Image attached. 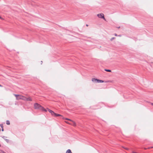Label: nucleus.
Listing matches in <instances>:
<instances>
[{"label":"nucleus","mask_w":153,"mask_h":153,"mask_svg":"<svg viewBox=\"0 0 153 153\" xmlns=\"http://www.w3.org/2000/svg\"><path fill=\"white\" fill-rule=\"evenodd\" d=\"M34 107L36 109H39L45 112H47V110L44 108L40 104L38 103H35L34 104Z\"/></svg>","instance_id":"obj_1"},{"label":"nucleus","mask_w":153,"mask_h":153,"mask_svg":"<svg viewBox=\"0 0 153 153\" xmlns=\"http://www.w3.org/2000/svg\"><path fill=\"white\" fill-rule=\"evenodd\" d=\"M13 95L16 97V100H24L25 97L20 95L13 94Z\"/></svg>","instance_id":"obj_2"},{"label":"nucleus","mask_w":153,"mask_h":153,"mask_svg":"<svg viewBox=\"0 0 153 153\" xmlns=\"http://www.w3.org/2000/svg\"><path fill=\"white\" fill-rule=\"evenodd\" d=\"M97 16L99 18L103 19L104 20H105V18L104 17V15L103 13H100L98 14L97 15Z\"/></svg>","instance_id":"obj_3"},{"label":"nucleus","mask_w":153,"mask_h":153,"mask_svg":"<svg viewBox=\"0 0 153 153\" xmlns=\"http://www.w3.org/2000/svg\"><path fill=\"white\" fill-rule=\"evenodd\" d=\"M25 100H24L27 101H32V100L30 97H28V98H26L25 97Z\"/></svg>","instance_id":"obj_4"},{"label":"nucleus","mask_w":153,"mask_h":153,"mask_svg":"<svg viewBox=\"0 0 153 153\" xmlns=\"http://www.w3.org/2000/svg\"><path fill=\"white\" fill-rule=\"evenodd\" d=\"M71 122L73 123V124H71V125H72L74 126H76V123L75 122H74V121H73L72 120V121H71Z\"/></svg>","instance_id":"obj_5"},{"label":"nucleus","mask_w":153,"mask_h":153,"mask_svg":"<svg viewBox=\"0 0 153 153\" xmlns=\"http://www.w3.org/2000/svg\"><path fill=\"white\" fill-rule=\"evenodd\" d=\"M97 82L98 83H102L104 82V81L102 80L97 79Z\"/></svg>","instance_id":"obj_6"},{"label":"nucleus","mask_w":153,"mask_h":153,"mask_svg":"<svg viewBox=\"0 0 153 153\" xmlns=\"http://www.w3.org/2000/svg\"><path fill=\"white\" fill-rule=\"evenodd\" d=\"M97 79L95 78H92V81L93 82H97Z\"/></svg>","instance_id":"obj_7"},{"label":"nucleus","mask_w":153,"mask_h":153,"mask_svg":"<svg viewBox=\"0 0 153 153\" xmlns=\"http://www.w3.org/2000/svg\"><path fill=\"white\" fill-rule=\"evenodd\" d=\"M66 153H72V152H71V151L70 149H68Z\"/></svg>","instance_id":"obj_8"},{"label":"nucleus","mask_w":153,"mask_h":153,"mask_svg":"<svg viewBox=\"0 0 153 153\" xmlns=\"http://www.w3.org/2000/svg\"><path fill=\"white\" fill-rule=\"evenodd\" d=\"M54 116H56V117L59 116H62L61 115L59 114H56V113H55Z\"/></svg>","instance_id":"obj_9"},{"label":"nucleus","mask_w":153,"mask_h":153,"mask_svg":"<svg viewBox=\"0 0 153 153\" xmlns=\"http://www.w3.org/2000/svg\"><path fill=\"white\" fill-rule=\"evenodd\" d=\"M6 124L8 125H10V121L8 120H7L6 121Z\"/></svg>","instance_id":"obj_10"},{"label":"nucleus","mask_w":153,"mask_h":153,"mask_svg":"<svg viewBox=\"0 0 153 153\" xmlns=\"http://www.w3.org/2000/svg\"><path fill=\"white\" fill-rule=\"evenodd\" d=\"M105 71H107V72H111V71L110 70H109V69H105Z\"/></svg>","instance_id":"obj_11"},{"label":"nucleus","mask_w":153,"mask_h":153,"mask_svg":"<svg viewBox=\"0 0 153 153\" xmlns=\"http://www.w3.org/2000/svg\"><path fill=\"white\" fill-rule=\"evenodd\" d=\"M48 111H49V112L50 113H51V112H52V111L48 109V108H47Z\"/></svg>","instance_id":"obj_12"},{"label":"nucleus","mask_w":153,"mask_h":153,"mask_svg":"<svg viewBox=\"0 0 153 153\" xmlns=\"http://www.w3.org/2000/svg\"><path fill=\"white\" fill-rule=\"evenodd\" d=\"M51 114L53 115V116H54V115H55V113H54L53 111H52V112H51Z\"/></svg>","instance_id":"obj_13"},{"label":"nucleus","mask_w":153,"mask_h":153,"mask_svg":"<svg viewBox=\"0 0 153 153\" xmlns=\"http://www.w3.org/2000/svg\"><path fill=\"white\" fill-rule=\"evenodd\" d=\"M64 119H65V120H69V121H72V120H71L70 119H68V118H64Z\"/></svg>","instance_id":"obj_14"},{"label":"nucleus","mask_w":153,"mask_h":153,"mask_svg":"<svg viewBox=\"0 0 153 153\" xmlns=\"http://www.w3.org/2000/svg\"><path fill=\"white\" fill-rule=\"evenodd\" d=\"M115 39V38L114 37H113V38H112L111 39H110V40L111 41H112L114 39Z\"/></svg>","instance_id":"obj_15"},{"label":"nucleus","mask_w":153,"mask_h":153,"mask_svg":"<svg viewBox=\"0 0 153 153\" xmlns=\"http://www.w3.org/2000/svg\"><path fill=\"white\" fill-rule=\"evenodd\" d=\"M65 122L66 123H67L68 124H71V123H69L68 122H67V121H65Z\"/></svg>","instance_id":"obj_16"},{"label":"nucleus","mask_w":153,"mask_h":153,"mask_svg":"<svg viewBox=\"0 0 153 153\" xmlns=\"http://www.w3.org/2000/svg\"><path fill=\"white\" fill-rule=\"evenodd\" d=\"M124 149H126V150H128V148H124Z\"/></svg>","instance_id":"obj_17"},{"label":"nucleus","mask_w":153,"mask_h":153,"mask_svg":"<svg viewBox=\"0 0 153 153\" xmlns=\"http://www.w3.org/2000/svg\"><path fill=\"white\" fill-rule=\"evenodd\" d=\"M114 35H115V36H117V34H116V33H115V34H114Z\"/></svg>","instance_id":"obj_18"},{"label":"nucleus","mask_w":153,"mask_h":153,"mask_svg":"<svg viewBox=\"0 0 153 153\" xmlns=\"http://www.w3.org/2000/svg\"><path fill=\"white\" fill-rule=\"evenodd\" d=\"M1 130H2V131H4V129H3V128H2L1 129Z\"/></svg>","instance_id":"obj_19"},{"label":"nucleus","mask_w":153,"mask_h":153,"mask_svg":"<svg viewBox=\"0 0 153 153\" xmlns=\"http://www.w3.org/2000/svg\"><path fill=\"white\" fill-rule=\"evenodd\" d=\"M151 105H153V103H151Z\"/></svg>","instance_id":"obj_20"},{"label":"nucleus","mask_w":153,"mask_h":153,"mask_svg":"<svg viewBox=\"0 0 153 153\" xmlns=\"http://www.w3.org/2000/svg\"><path fill=\"white\" fill-rule=\"evenodd\" d=\"M0 87H2V86L0 85Z\"/></svg>","instance_id":"obj_21"},{"label":"nucleus","mask_w":153,"mask_h":153,"mask_svg":"<svg viewBox=\"0 0 153 153\" xmlns=\"http://www.w3.org/2000/svg\"><path fill=\"white\" fill-rule=\"evenodd\" d=\"M120 28V27H118V28Z\"/></svg>","instance_id":"obj_22"},{"label":"nucleus","mask_w":153,"mask_h":153,"mask_svg":"<svg viewBox=\"0 0 153 153\" xmlns=\"http://www.w3.org/2000/svg\"><path fill=\"white\" fill-rule=\"evenodd\" d=\"M86 26H88V25H86Z\"/></svg>","instance_id":"obj_23"},{"label":"nucleus","mask_w":153,"mask_h":153,"mask_svg":"<svg viewBox=\"0 0 153 153\" xmlns=\"http://www.w3.org/2000/svg\"><path fill=\"white\" fill-rule=\"evenodd\" d=\"M119 36H121L120 35H119Z\"/></svg>","instance_id":"obj_24"},{"label":"nucleus","mask_w":153,"mask_h":153,"mask_svg":"<svg viewBox=\"0 0 153 153\" xmlns=\"http://www.w3.org/2000/svg\"><path fill=\"white\" fill-rule=\"evenodd\" d=\"M1 146V144H0V146Z\"/></svg>","instance_id":"obj_25"},{"label":"nucleus","mask_w":153,"mask_h":153,"mask_svg":"<svg viewBox=\"0 0 153 153\" xmlns=\"http://www.w3.org/2000/svg\"><path fill=\"white\" fill-rule=\"evenodd\" d=\"M4 153H5V152H4Z\"/></svg>","instance_id":"obj_26"},{"label":"nucleus","mask_w":153,"mask_h":153,"mask_svg":"<svg viewBox=\"0 0 153 153\" xmlns=\"http://www.w3.org/2000/svg\"><path fill=\"white\" fill-rule=\"evenodd\" d=\"M1 18V17H0V18Z\"/></svg>","instance_id":"obj_27"},{"label":"nucleus","mask_w":153,"mask_h":153,"mask_svg":"<svg viewBox=\"0 0 153 153\" xmlns=\"http://www.w3.org/2000/svg\"><path fill=\"white\" fill-rule=\"evenodd\" d=\"M152 148H153V147Z\"/></svg>","instance_id":"obj_28"}]
</instances>
